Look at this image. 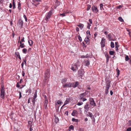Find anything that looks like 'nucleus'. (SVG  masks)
Masks as SVG:
<instances>
[{
  "instance_id": "f257e3e1",
  "label": "nucleus",
  "mask_w": 131,
  "mask_h": 131,
  "mask_svg": "<svg viewBox=\"0 0 131 131\" xmlns=\"http://www.w3.org/2000/svg\"><path fill=\"white\" fill-rule=\"evenodd\" d=\"M53 12V10L52 9L50 10L49 12L46 13L44 17V19L46 21V23L48 22L49 19L50 18Z\"/></svg>"
},
{
  "instance_id": "f03ea898",
  "label": "nucleus",
  "mask_w": 131,
  "mask_h": 131,
  "mask_svg": "<svg viewBox=\"0 0 131 131\" xmlns=\"http://www.w3.org/2000/svg\"><path fill=\"white\" fill-rule=\"evenodd\" d=\"M0 91V97L2 99H3L4 98L5 94V88L3 85H1Z\"/></svg>"
},
{
  "instance_id": "7ed1b4c3",
  "label": "nucleus",
  "mask_w": 131,
  "mask_h": 131,
  "mask_svg": "<svg viewBox=\"0 0 131 131\" xmlns=\"http://www.w3.org/2000/svg\"><path fill=\"white\" fill-rule=\"evenodd\" d=\"M44 77H45V82H46L48 81V79L50 77V74L48 70H47L45 71Z\"/></svg>"
},
{
  "instance_id": "20e7f679",
  "label": "nucleus",
  "mask_w": 131,
  "mask_h": 131,
  "mask_svg": "<svg viewBox=\"0 0 131 131\" xmlns=\"http://www.w3.org/2000/svg\"><path fill=\"white\" fill-rule=\"evenodd\" d=\"M110 82H106V89L105 90V93L106 94H108L109 92L108 90L110 87Z\"/></svg>"
},
{
  "instance_id": "39448f33",
  "label": "nucleus",
  "mask_w": 131,
  "mask_h": 131,
  "mask_svg": "<svg viewBox=\"0 0 131 131\" xmlns=\"http://www.w3.org/2000/svg\"><path fill=\"white\" fill-rule=\"evenodd\" d=\"M74 82H69L63 85V87L65 88H70L72 87V85H74Z\"/></svg>"
},
{
  "instance_id": "423d86ee",
  "label": "nucleus",
  "mask_w": 131,
  "mask_h": 131,
  "mask_svg": "<svg viewBox=\"0 0 131 131\" xmlns=\"http://www.w3.org/2000/svg\"><path fill=\"white\" fill-rule=\"evenodd\" d=\"M89 104L91 106H96V103L93 98H90L89 100Z\"/></svg>"
},
{
  "instance_id": "0eeeda50",
  "label": "nucleus",
  "mask_w": 131,
  "mask_h": 131,
  "mask_svg": "<svg viewBox=\"0 0 131 131\" xmlns=\"http://www.w3.org/2000/svg\"><path fill=\"white\" fill-rule=\"evenodd\" d=\"M80 64H77L75 63L74 65H72L71 69L73 71H76L78 69V67L80 66Z\"/></svg>"
},
{
  "instance_id": "6e6552de",
  "label": "nucleus",
  "mask_w": 131,
  "mask_h": 131,
  "mask_svg": "<svg viewBox=\"0 0 131 131\" xmlns=\"http://www.w3.org/2000/svg\"><path fill=\"white\" fill-rule=\"evenodd\" d=\"M84 108L85 109L84 112L87 113L89 110L90 108V107L89 106L88 102H86L85 103Z\"/></svg>"
},
{
  "instance_id": "1a4fd4ad",
  "label": "nucleus",
  "mask_w": 131,
  "mask_h": 131,
  "mask_svg": "<svg viewBox=\"0 0 131 131\" xmlns=\"http://www.w3.org/2000/svg\"><path fill=\"white\" fill-rule=\"evenodd\" d=\"M17 24L20 28H22L23 24V20L21 19H20L17 22Z\"/></svg>"
},
{
  "instance_id": "9d476101",
  "label": "nucleus",
  "mask_w": 131,
  "mask_h": 131,
  "mask_svg": "<svg viewBox=\"0 0 131 131\" xmlns=\"http://www.w3.org/2000/svg\"><path fill=\"white\" fill-rule=\"evenodd\" d=\"M84 71L83 70H79L78 71V74L79 77L82 78L83 74Z\"/></svg>"
},
{
  "instance_id": "9b49d317",
  "label": "nucleus",
  "mask_w": 131,
  "mask_h": 131,
  "mask_svg": "<svg viewBox=\"0 0 131 131\" xmlns=\"http://www.w3.org/2000/svg\"><path fill=\"white\" fill-rule=\"evenodd\" d=\"M91 9L93 12H94L96 13H97L98 11V10L97 8V7L93 5Z\"/></svg>"
},
{
  "instance_id": "f8f14e48",
  "label": "nucleus",
  "mask_w": 131,
  "mask_h": 131,
  "mask_svg": "<svg viewBox=\"0 0 131 131\" xmlns=\"http://www.w3.org/2000/svg\"><path fill=\"white\" fill-rule=\"evenodd\" d=\"M40 1V0H33L32 2H33L32 3V5L35 6H37L38 5L39 3H38V2Z\"/></svg>"
},
{
  "instance_id": "ddd939ff",
  "label": "nucleus",
  "mask_w": 131,
  "mask_h": 131,
  "mask_svg": "<svg viewBox=\"0 0 131 131\" xmlns=\"http://www.w3.org/2000/svg\"><path fill=\"white\" fill-rule=\"evenodd\" d=\"M85 96V93H81L80 95L79 98V99H83V97Z\"/></svg>"
},
{
  "instance_id": "4468645a",
  "label": "nucleus",
  "mask_w": 131,
  "mask_h": 131,
  "mask_svg": "<svg viewBox=\"0 0 131 131\" xmlns=\"http://www.w3.org/2000/svg\"><path fill=\"white\" fill-rule=\"evenodd\" d=\"M48 101H45L44 106L45 108L46 109L48 108L47 105L48 104Z\"/></svg>"
},
{
  "instance_id": "2eb2a0df",
  "label": "nucleus",
  "mask_w": 131,
  "mask_h": 131,
  "mask_svg": "<svg viewBox=\"0 0 131 131\" xmlns=\"http://www.w3.org/2000/svg\"><path fill=\"white\" fill-rule=\"evenodd\" d=\"M78 112L76 110H74L72 112L71 115L72 116H76L77 114L78 113Z\"/></svg>"
},
{
  "instance_id": "dca6fc26",
  "label": "nucleus",
  "mask_w": 131,
  "mask_h": 131,
  "mask_svg": "<svg viewBox=\"0 0 131 131\" xmlns=\"http://www.w3.org/2000/svg\"><path fill=\"white\" fill-rule=\"evenodd\" d=\"M107 38L110 41L113 40L111 34H110L108 35Z\"/></svg>"
},
{
  "instance_id": "f3484780",
  "label": "nucleus",
  "mask_w": 131,
  "mask_h": 131,
  "mask_svg": "<svg viewBox=\"0 0 131 131\" xmlns=\"http://www.w3.org/2000/svg\"><path fill=\"white\" fill-rule=\"evenodd\" d=\"M15 54L19 58V59L21 60V59L20 55L19 54V52H15Z\"/></svg>"
},
{
  "instance_id": "a211bd4d",
  "label": "nucleus",
  "mask_w": 131,
  "mask_h": 131,
  "mask_svg": "<svg viewBox=\"0 0 131 131\" xmlns=\"http://www.w3.org/2000/svg\"><path fill=\"white\" fill-rule=\"evenodd\" d=\"M79 82L78 81H76L75 83V84L74 85H72V87L73 88H75L76 87H77V86L79 85Z\"/></svg>"
},
{
  "instance_id": "6ab92c4d",
  "label": "nucleus",
  "mask_w": 131,
  "mask_h": 131,
  "mask_svg": "<svg viewBox=\"0 0 131 131\" xmlns=\"http://www.w3.org/2000/svg\"><path fill=\"white\" fill-rule=\"evenodd\" d=\"M67 78H65L61 80V83L62 84H64L67 81Z\"/></svg>"
},
{
  "instance_id": "aec40b11",
  "label": "nucleus",
  "mask_w": 131,
  "mask_h": 131,
  "mask_svg": "<svg viewBox=\"0 0 131 131\" xmlns=\"http://www.w3.org/2000/svg\"><path fill=\"white\" fill-rule=\"evenodd\" d=\"M77 26L80 28L81 29V30L83 28L84 26V25L82 24H80L79 25H78Z\"/></svg>"
},
{
  "instance_id": "412c9836",
  "label": "nucleus",
  "mask_w": 131,
  "mask_h": 131,
  "mask_svg": "<svg viewBox=\"0 0 131 131\" xmlns=\"http://www.w3.org/2000/svg\"><path fill=\"white\" fill-rule=\"evenodd\" d=\"M31 89L30 88L28 89L27 90H26V93H28V95H29L31 93Z\"/></svg>"
},
{
  "instance_id": "4be33fe9",
  "label": "nucleus",
  "mask_w": 131,
  "mask_h": 131,
  "mask_svg": "<svg viewBox=\"0 0 131 131\" xmlns=\"http://www.w3.org/2000/svg\"><path fill=\"white\" fill-rule=\"evenodd\" d=\"M70 100V97L66 98V100L65 101L64 103L67 104L69 102Z\"/></svg>"
},
{
  "instance_id": "5701e85b",
  "label": "nucleus",
  "mask_w": 131,
  "mask_h": 131,
  "mask_svg": "<svg viewBox=\"0 0 131 131\" xmlns=\"http://www.w3.org/2000/svg\"><path fill=\"white\" fill-rule=\"evenodd\" d=\"M28 42L29 45L30 46H32L33 43V41L32 40H28Z\"/></svg>"
},
{
  "instance_id": "b1692460",
  "label": "nucleus",
  "mask_w": 131,
  "mask_h": 131,
  "mask_svg": "<svg viewBox=\"0 0 131 131\" xmlns=\"http://www.w3.org/2000/svg\"><path fill=\"white\" fill-rule=\"evenodd\" d=\"M85 66H88L90 64V62L88 60H87L85 61Z\"/></svg>"
},
{
  "instance_id": "393cba45",
  "label": "nucleus",
  "mask_w": 131,
  "mask_h": 131,
  "mask_svg": "<svg viewBox=\"0 0 131 131\" xmlns=\"http://www.w3.org/2000/svg\"><path fill=\"white\" fill-rule=\"evenodd\" d=\"M37 97V91L36 90L35 92V93L34 94V95L33 96L34 99H36V98Z\"/></svg>"
},
{
  "instance_id": "a878e982",
  "label": "nucleus",
  "mask_w": 131,
  "mask_h": 131,
  "mask_svg": "<svg viewBox=\"0 0 131 131\" xmlns=\"http://www.w3.org/2000/svg\"><path fill=\"white\" fill-rule=\"evenodd\" d=\"M105 42H103V41H101L100 44L102 47L103 48L105 46Z\"/></svg>"
},
{
  "instance_id": "bb28decb",
  "label": "nucleus",
  "mask_w": 131,
  "mask_h": 131,
  "mask_svg": "<svg viewBox=\"0 0 131 131\" xmlns=\"http://www.w3.org/2000/svg\"><path fill=\"white\" fill-rule=\"evenodd\" d=\"M105 56L106 58V62H108L109 60L110 56L108 54H106Z\"/></svg>"
},
{
  "instance_id": "cd10ccee",
  "label": "nucleus",
  "mask_w": 131,
  "mask_h": 131,
  "mask_svg": "<svg viewBox=\"0 0 131 131\" xmlns=\"http://www.w3.org/2000/svg\"><path fill=\"white\" fill-rule=\"evenodd\" d=\"M59 121V119L58 118V117H57L56 116L55 117V119L54 120V122H55L57 123Z\"/></svg>"
},
{
  "instance_id": "c85d7f7f",
  "label": "nucleus",
  "mask_w": 131,
  "mask_h": 131,
  "mask_svg": "<svg viewBox=\"0 0 131 131\" xmlns=\"http://www.w3.org/2000/svg\"><path fill=\"white\" fill-rule=\"evenodd\" d=\"M116 71L117 72V77H118V76H119L120 74V71L117 68L116 69Z\"/></svg>"
},
{
  "instance_id": "c756f323",
  "label": "nucleus",
  "mask_w": 131,
  "mask_h": 131,
  "mask_svg": "<svg viewBox=\"0 0 131 131\" xmlns=\"http://www.w3.org/2000/svg\"><path fill=\"white\" fill-rule=\"evenodd\" d=\"M89 40L90 39L88 37L86 36V37L84 41L86 42V43H87Z\"/></svg>"
},
{
  "instance_id": "7c9ffc66",
  "label": "nucleus",
  "mask_w": 131,
  "mask_h": 131,
  "mask_svg": "<svg viewBox=\"0 0 131 131\" xmlns=\"http://www.w3.org/2000/svg\"><path fill=\"white\" fill-rule=\"evenodd\" d=\"M111 47L112 48L114 47V43L112 41L111 42Z\"/></svg>"
},
{
  "instance_id": "2f4dec72",
  "label": "nucleus",
  "mask_w": 131,
  "mask_h": 131,
  "mask_svg": "<svg viewBox=\"0 0 131 131\" xmlns=\"http://www.w3.org/2000/svg\"><path fill=\"white\" fill-rule=\"evenodd\" d=\"M13 8L14 9L15 8L16 6H15V3L14 0H13Z\"/></svg>"
},
{
  "instance_id": "473e14b6",
  "label": "nucleus",
  "mask_w": 131,
  "mask_h": 131,
  "mask_svg": "<svg viewBox=\"0 0 131 131\" xmlns=\"http://www.w3.org/2000/svg\"><path fill=\"white\" fill-rule=\"evenodd\" d=\"M22 51H23V52L24 53L26 54L27 53V50L26 48H24L23 49Z\"/></svg>"
},
{
  "instance_id": "72a5a7b5",
  "label": "nucleus",
  "mask_w": 131,
  "mask_h": 131,
  "mask_svg": "<svg viewBox=\"0 0 131 131\" xmlns=\"http://www.w3.org/2000/svg\"><path fill=\"white\" fill-rule=\"evenodd\" d=\"M115 53V52L113 51H110L109 52V54L111 55H113Z\"/></svg>"
},
{
  "instance_id": "f704fd0d",
  "label": "nucleus",
  "mask_w": 131,
  "mask_h": 131,
  "mask_svg": "<svg viewBox=\"0 0 131 131\" xmlns=\"http://www.w3.org/2000/svg\"><path fill=\"white\" fill-rule=\"evenodd\" d=\"M125 60L126 61H128L129 59V58L128 56L127 55H126V56L125 57Z\"/></svg>"
},
{
  "instance_id": "c9c22d12",
  "label": "nucleus",
  "mask_w": 131,
  "mask_h": 131,
  "mask_svg": "<svg viewBox=\"0 0 131 131\" xmlns=\"http://www.w3.org/2000/svg\"><path fill=\"white\" fill-rule=\"evenodd\" d=\"M72 121L74 122H78V119H75L74 118H73L72 119Z\"/></svg>"
},
{
  "instance_id": "e433bc0d",
  "label": "nucleus",
  "mask_w": 131,
  "mask_h": 131,
  "mask_svg": "<svg viewBox=\"0 0 131 131\" xmlns=\"http://www.w3.org/2000/svg\"><path fill=\"white\" fill-rule=\"evenodd\" d=\"M88 116L91 118H92L93 116L92 114L90 112H88Z\"/></svg>"
},
{
  "instance_id": "4c0bfd02",
  "label": "nucleus",
  "mask_w": 131,
  "mask_h": 131,
  "mask_svg": "<svg viewBox=\"0 0 131 131\" xmlns=\"http://www.w3.org/2000/svg\"><path fill=\"white\" fill-rule=\"evenodd\" d=\"M19 47H21V48H23L25 47V45H24V43H23L20 45L19 46Z\"/></svg>"
},
{
  "instance_id": "58836bf2",
  "label": "nucleus",
  "mask_w": 131,
  "mask_h": 131,
  "mask_svg": "<svg viewBox=\"0 0 131 131\" xmlns=\"http://www.w3.org/2000/svg\"><path fill=\"white\" fill-rule=\"evenodd\" d=\"M118 20L121 22H123L124 21L123 19L121 17H119L118 18Z\"/></svg>"
},
{
  "instance_id": "ea45409f",
  "label": "nucleus",
  "mask_w": 131,
  "mask_h": 131,
  "mask_svg": "<svg viewBox=\"0 0 131 131\" xmlns=\"http://www.w3.org/2000/svg\"><path fill=\"white\" fill-rule=\"evenodd\" d=\"M69 128H70L71 129L73 130L74 129V127L72 125H71L69 127Z\"/></svg>"
},
{
  "instance_id": "a19ab883",
  "label": "nucleus",
  "mask_w": 131,
  "mask_h": 131,
  "mask_svg": "<svg viewBox=\"0 0 131 131\" xmlns=\"http://www.w3.org/2000/svg\"><path fill=\"white\" fill-rule=\"evenodd\" d=\"M67 14V13H64L62 14H60V16H62V17H64L66 16V15Z\"/></svg>"
},
{
  "instance_id": "79ce46f5",
  "label": "nucleus",
  "mask_w": 131,
  "mask_h": 131,
  "mask_svg": "<svg viewBox=\"0 0 131 131\" xmlns=\"http://www.w3.org/2000/svg\"><path fill=\"white\" fill-rule=\"evenodd\" d=\"M23 62H24V64L25 65H27V63L26 62V58H25V59H23Z\"/></svg>"
},
{
  "instance_id": "37998d69",
  "label": "nucleus",
  "mask_w": 131,
  "mask_h": 131,
  "mask_svg": "<svg viewBox=\"0 0 131 131\" xmlns=\"http://www.w3.org/2000/svg\"><path fill=\"white\" fill-rule=\"evenodd\" d=\"M119 47V46H117V45H115V50L116 51H118V47Z\"/></svg>"
},
{
  "instance_id": "c03bdc74",
  "label": "nucleus",
  "mask_w": 131,
  "mask_h": 131,
  "mask_svg": "<svg viewBox=\"0 0 131 131\" xmlns=\"http://www.w3.org/2000/svg\"><path fill=\"white\" fill-rule=\"evenodd\" d=\"M83 104V103L82 102H79L77 103V105L79 106H80L82 105Z\"/></svg>"
},
{
  "instance_id": "a18cd8bd",
  "label": "nucleus",
  "mask_w": 131,
  "mask_h": 131,
  "mask_svg": "<svg viewBox=\"0 0 131 131\" xmlns=\"http://www.w3.org/2000/svg\"><path fill=\"white\" fill-rule=\"evenodd\" d=\"M57 103L58 104H60L61 103H63L60 100L58 101Z\"/></svg>"
},
{
  "instance_id": "49530a36",
  "label": "nucleus",
  "mask_w": 131,
  "mask_h": 131,
  "mask_svg": "<svg viewBox=\"0 0 131 131\" xmlns=\"http://www.w3.org/2000/svg\"><path fill=\"white\" fill-rule=\"evenodd\" d=\"M21 4L20 3H18V8L20 10L21 9Z\"/></svg>"
},
{
  "instance_id": "de8ad7c7",
  "label": "nucleus",
  "mask_w": 131,
  "mask_h": 131,
  "mask_svg": "<svg viewBox=\"0 0 131 131\" xmlns=\"http://www.w3.org/2000/svg\"><path fill=\"white\" fill-rule=\"evenodd\" d=\"M43 97L45 99V101H48L46 95H44Z\"/></svg>"
},
{
  "instance_id": "09e8293b",
  "label": "nucleus",
  "mask_w": 131,
  "mask_h": 131,
  "mask_svg": "<svg viewBox=\"0 0 131 131\" xmlns=\"http://www.w3.org/2000/svg\"><path fill=\"white\" fill-rule=\"evenodd\" d=\"M22 75L23 77H24L25 75V73L24 72V70H23L22 72Z\"/></svg>"
},
{
  "instance_id": "8fccbe9b",
  "label": "nucleus",
  "mask_w": 131,
  "mask_h": 131,
  "mask_svg": "<svg viewBox=\"0 0 131 131\" xmlns=\"http://www.w3.org/2000/svg\"><path fill=\"white\" fill-rule=\"evenodd\" d=\"M78 39L80 42L82 41V39L81 37L80 36H78Z\"/></svg>"
},
{
  "instance_id": "3c124183",
  "label": "nucleus",
  "mask_w": 131,
  "mask_h": 131,
  "mask_svg": "<svg viewBox=\"0 0 131 131\" xmlns=\"http://www.w3.org/2000/svg\"><path fill=\"white\" fill-rule=\"evenodd\" d=\"M88 25L87 26V28H88L89 29H90V26H91V25L89 23H87Z\"/></svg>"
},
{
  "instance_id": "603ef678",
  "label": "nucleus",
  "mask_w": 131,
  "mask_h": 131,
  "mask_svg": "<svg viewBox=\"0 0 131 131\" xmlns=\"http://www.w3.org/2000/svg\"><path fill=\"white\" fill-rule=\"evenodd\" d=\"M80 100H82V101L83 102H84L85 101H86L87 100V99L83 97V99H80Z\"/></svg>"
},
{
  "instance_id": "864d4df0",
  "label": "nucleus",
  "mask_w": 131,
  "mask_h": 131,
  "mask_svg": "<svg viewBox=\"0 0 131 131\" xmlns=\"http://www.w3.org/2000/svg\"><path fill=\"white\" fill-rule=\"evenodd\" d=\"M103 5L102 4H101L100 5V8L101 10H102L103 8Z\"/></svg>"
},
{
  "instance_id": "5fc2aeb1",
  "label": "nucleus",
  "mask_w": 131,
  "mask_h": 131,
  "mask_svg": "<svg viewBox=\"0 0 131 131\" xmlns=\"http://www.w3.org/2000/svg\"><path fill=\"white\" fill-rule=\"evenodd\" d=\"M92 119V121L94 122H95V119L94 116H93L92 118H91Z\"/></svg>"
},
{
  "instance_id": "6e6d98bb",
  "label": "nucleus",
  "mask_w": 131,
  "mask_h": 131,
  "mask_svg": "<svg viewBox=\"0 0 131 131\" xmlns=\"http://www.w3.org/2000/svg\"><path fill=\"white\" fill-rule=\"evenodd\" d=\"M19 83L18 82H17L16 85V86L17 88H19L20 87V85L19 84Z\"/></svg>"
},
{
  "instance_id": "4d7b16f0",
  "label": "nucleus",
  "mask_w": 131,
  "mask_h": 131,
  "mask_svg": "<svg viewBox=\"0 0 131 131\" xmlns=\"http://www.w3.org/2000/svg\"><path fill=\"white\" fill-rule=\"evenodd\" d=\"M131 131V127H129L128 128L126 129V131Z\"/></svg>"
},
{
  "instance_id": "13d9d810",
  "label": "nucleus",
  "mask_w": 131,
  "mask_h": 131,
  "mask_svg": "<svg viewBox=\"0 0 131 131\" xmlns=\"http://www.w3.org/2000/svg\"><path fill=\"white\" fill-rule=\"evenodd\" d=\"M24 65V62H23L21 64V68H22L23 70H24L23 66Z\"/></svg>"
},
{
  "instance_id": "bf43d9fd",
  "label": "nucleus",
  "mask_w": 131,
  "mask_h": 131,
  "mask_svg": "<svg viewBox=\"0 0 131 131\" xmlns=\"http://www.w3.org/2000/svg\"><path fill=\"white\" fill-rule=\"evenodd\" d=\"M23 17H24V18L25 19L26 21H27V17H26V16L25 15H24Z\"/></svg>"
},
{
  "instance_id": "052dcab7",
  "label": "nucleus",
  "mask_w": 131,
  "mask_h": 131,
  "mask_svg": "<svg viewBox=\"0 0 131 131\" xmlns=\"http://www.w3.org/2000/svg\"><path fill=\"white\" fill-rule=\"evenodd\" d=\"M90 8H91V5H89V6L87 7V10L88 11L89 10V9H90Z\"/></svg>"
},
{
  "instance_id": "680f3d73",
  "label": "nucleus",
  "mask_w": 131,
  "mask_h": 131,
  "mask_svg": "<svg viewBox=\"0 0 131 131\" xmlns=\"http://www.w3.org/2000/svg\"><path fill=\"white\" fill-rule=\"evenodd\" d=\"M19 99H20L21 97V93L20 91H19Z\"/></svg>"
},
{
  "instance_id": "e2e57ef3",
  "label": "nucleus",
  "mask_w": 131,
  "mask_h": 131,
  "mask_svg": "<svg viewBox=\"0 0 131 131\" xmlns=\"http://www.w3.org/2000/svg\"><path fill=\"white\" fill-rule=\"evenodd\" d=\"M101 41H103V42H105V39L104 37H103L102 38Z\"/></svg>"
},
{
  "instance_id": "0e129e2a",
  "label": "nucleus",
  "mask_w": 131,
  "mask_h": 131,
  "mask_svg": "<svg viewBox=\"0 0 131 131\" xmlns=\"http://www.w3.org/2000/svg\"><path fill=\"white\" fill-rule=\"evenodd\" d=\"M68 111H66L65 112V114L67 116L68 115Z\"/></svg>"
},
{
  "instance_id": "69168bd1",
  "label": "nucleus",
  "mask_w": 131,
  "mask_h": 131,
  "mask_svg": "<svg viewBox=\"0 0 131 131\" xmlns=\"http://www.w3.org/2000/svg\"><path fill=\"white\" fill-rule=\"evenodd\" d=\"M129 125L131 126V120H129L128 122Z\"/></svg>"
},
{
  "instance_id": "338daca9",
  "label": "nucleus",
  "mask_w": 131,
  "mask_h": 131,
  "mask_svg": "<svg viewBox=\"0 0 131 131\" xmlns=\"http://www.w3.org/2000/svg\"><path fill=\"white\" fill-rule=\"evenodd\" d=\"M122 7V6L121 5H119L117 7V8L118 9H120Z\"/></svg>"
},
{
  "instance_id": "774afa93",
  "label": "nucleus",
  "mask_w": 131,
  "mask_h": 131,
  "mask_svg": "<svg viewBox=\"0 0 131 131\" xmlns=\"http://www.w3.org/2000/svg\"><path fill=\"white\" fill-rule=\"evenodd\" d=\"M12 4L11 3H10L9 4V8H12Z\"/></svg>"
}]
</instances>
